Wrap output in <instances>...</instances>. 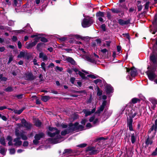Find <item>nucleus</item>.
Wrapping results in <instances>:
<instances>
[{"label":"nucleus","mask_w":157,"mask_h":157,"mask_svg":"<svg viewBox=\"0 0 157 157\" xmlns=\"http://www.w3.org/2000/svg\"><path fill=\"white\" fill-rule=\"evenodd\" d=\"M15 151L14 149L13 148L10 150V154H13L15 153Z\"/></svg>","instance_id":"8fccbe9b"},{"label":"nucleus","mask_w":157,"mask_h":157,"mask_svg":"<svg viewBox=\"0 0 157 157\" xmlns=\"http://www.w3.org/2000/svg\"><path fill=\"white\" fill-rule=\"evenodd\" d=\"M105 89L107 94H109L113 92V88L109 85H107L106 86Z\"/></svg>","instance_id":"dca6fc26"},{"label":"nucleus","mask_w":157,"mask_h":157,"mask_svg":"<svg viewBox=\"0 0 157 157\" xmlns=\"http://www.w3.org/2000/svg\"><path fill=\"white\" fill-rule=\"evenodd\" d=\"M101 80L99 79H98L94 81V82L96 84H97L98 83H101Z\"/></svg>","instance_id":"c03bdc74"},{"label":"nucleus","mask_w":157,"mask_h":157,"mask_svg":"<svg viewBox=\"0 0 157 157\" xmlns=\"http://www.w3.org/2000/svg\"><path fill=\"white\" fill-rule=\"evenodd\" d=\"M13 57L11 56H10L9 58V60L8 62L7 63V64H9L13 60Z\"/></svg>","instance_id":"bf43d9fd"},{"label":"nucleus","mask_w":157,"mask_h":157,"mask_svg":"<svg viewBox=\"0 0 157 157\" xmlns=\"http://www.w3.org/2000/svg\"><path fill=\"white\" fill-rule=\"evenodd\" d=\"M87 60L91 63H95V60L93 58H90L89 57H87L86 58Z\"/></svg>","instance_id":"cd10ccee"},{"label":"nucleus","mask_w":157,"mask_h":157,"mask_svg":"<svg viewBox=\"0 0 157 157\" xmlns=\"http://www.w3.org/2000/svg\"><path fill=\"white\" fill-rule=\"evenodd\" d=\"M104 108V107L101 106H100V107L99 108V109L98 110V113H100V112H102V111H103Z\"/></svg>","instance_id":"a18cd8bd"},{"label":"nucleus","mask_w":157,"mask_h":157,"mask_svg":"<svg viewBox=\"0 0 157 157\" xmlns=\"http://www.w3.org/2000/svg\"><path fill=\"white\" fill-rule=\"evenodd\" d=\"M93 23V20L91 17L84 18L82 23V26L84 28L88 27L90 26Z\"/></svg>","instance_id":"f03ea898"},{"label":"nucleus","mask_w":157,"mask_h":157,"mask_svg":"<svg viewBox=\"0 0 157 157\" xmlns=\"http://www.w3.org/2000/svg\"><path fill=\"white\" fill-rule=\"evenodd\" d=\"M75 80V78L74 77H71L70 78V81L72 84L74 83Z\"/></svg>","instance_id":"13d9d810"},{"label":"nucleus","mask_w":157,"mask_h":157,"mask_svg":"<svg viewBox=\"0 0 157 157\" xmlns=\"http://www.w3.org/2000/svg\"><path fill=\"white\" fill-rule=\"evenodd\" d=\"M122 35L124 37L126 38L129 40L130 36L128 33L123 34Z\"/></svg>","instance_id":"de8ad7c7"},{"label":"nucleus","mask_w":157,"mask_h":157,"mask_svg":"<svg viewBox=\"0 0 157 157\" xmlns=\"http://www.w3.org/2000/svg\"><path fill=\"white\" fill-rule=\"evenodd\" d=\"M78 74L83 79H85L86 77H85L84 74L80 71H78Z\"/></svg>","instance_id":"2f4dec72"},{"label":"nucleus","mask_w":157,"mask_h":157,"mask_svg":"<svg viewBox=\"0 0 157 157\" xmlns=\"http://www.w3.org/2000/svg\"><path fill=\"white\" fill-rule=\"evenodd\" d=\"M7 92H11L13 90V88L11 86H9L4 90Z\"/></svg>","instance_id":"c756f323"},{"label":"nucleus","mask_w":157,"mask_h":157,"mask_svg":"<svg viewBox=\"0 0 157 157\" xmlns=\"http://www.w3.org/2000/svg\"><path fill=\"white\" fill-rule=\"evenodd\" d=\"M54 64L52 63H51L48 66V68H50V67L52 68V67H54Z\"/></svg>","instance_id":"774afa93"},{"label":"nucleus","mask_w":157,"mask_h":157,"mask_svg":"<svg viewBox=\"0 0 157 157\" xmlns=\"http://www.w3.org/2000/svg\"><path fill=\"white\" fill-rule=\"evenodd\" d=\"M35 124L37 127H40L41 125V123L40 121L37 120L35 121Z\"/></svg>","instance_id":"c85d7f7f"},{"label":"nucleus","mask_w":157,"mask_h":157,"mask_svg":"<svg viewBox=\"0 0 157 157\" xmlns=\"http://www.w3.org/2000/svg\"><path fill=\"white\" fill-rule=\"evenodd\" d=\"M104 13L101 11H99L96 13V16L97 17H104Z\"/></svg>","instance_id":"412c9836"},{"label":"nucleus","mask_w":157,"mask_h":157,"mask_svg":"<svg viewBox=\"0 0 157 157\" xmlns=\"http://www.w3.org/2000/svg\"><path fill=\"white\" fill-rule=\"evenodd\" d=\"M39 57L40 58H41L43 61L47 60V57L46 55L42 52L40 53Z\"/></svg>","instance_id":"f3484780"},{"label":"nucleus","mask_w":157,"mask_h":157,"mask_svg":"<svg viewBox=\"0 0 157 157\" xmlns=\"http://www.w3.org/2000/svg\"><path fill=\"white\" fill-rule=\"evenodd\" d=\"M141 2L140 1H137L138 10H141L142 9V6L140 4Z\"/></svg>","instance_id":"393cba45"},{"label":"nucleus","mask_w":157,"mask_h":157,"mask_svg":"<svg viewBox=\"0 0 157 157\" xmlns=\"http://www.w3.org/2000/svg\"><path fill=\"white\" fill-rule=\"evenodd\" d=\"M15 133L16 136L17 137L20 136L23 140H26L28 139L27 136L25 135L24 133L22 132L19 133V130L17 129L15 130Z\"/></svg>","instance_id":"0eeeda50"},{"label":"nucleus","mask_w":157,"mask_h":157,"mask_svg":"<svg viewBox=\"0 0 157 157\" xmlns=\"http://www.w3.org/2000/svg\"><path fill=\"white\" fill-rule=\"evenodd\" d=\"M130 21L129 20H124L121 19H119L118 20V23L121 25H127L129 23Z\"/></svg>","instance_id":"4468645a"},{"label":"nucleus","mask_w":157,"mask_h":157,"mask_svg":"<svg viewBox=\"0 0 157 157\" xmlns=\"http://www.w3.org/2000/svg\"><path fill=\"white\" fill-rule=\"evenodd\" d=\"M137 114V113L136 112H134V113H133V112H132V113L131 114V118H133L135 117V116Z\"/></svg>","instance_id":"09e8293b"},{"label":"nucleus","mask_w":157,"mask_h":157,"mask_svg":"<svg viewBox=\"0 0 157 157\" xmlns=\"http://www.w3.org/2000/svg\"><path fill=\"white\" fill-rule=\"evenodd\" d=\"M44 44L41 43H38L36 46V48L38 50L40 51L41 50V48L44 45Z\"/></svg>","instance_id":"aec40b11"},{"label":"nucleus","mask_w":157,"mask_h":157,"mask_svg":"<svg viewBox=\"0 0 157 157\" xmlns=\"http://www.w3.org/2000/svg\"><path fill=\"white\" fill-rule=\"evenodd\" d=\"M87 76L90 78L94 79L98 77V76L97 75H88Z\"/></svg>","instance_id":"c9c22d12"},{"label":"nucleus","mask_w":157,"mask_h":157,"mask_svg":"<svg viewBox=\"0 0 157 157\" xmlns=\"http://www.w3.org/2000/svg\"><path fill=\"white\" fill-rule=\"evenodd\" d=\"M98 119L97 118H95L94 119L93 122V123L94 124H96L97 123H98Z\"/></svg>","instance_id":"0e129e2a"},{"label":"nucleus","mask_w":157,"mask_h":157,"mask_svg":"<svg viewBox=\"0 0 157 157\" xmlns=\"http://www.w3.org/2000/svg\"><path fill=\"white\" fill-rule=\"evenodd\" d=\"M101 52H102L103 54L107 52H108V50L104 48L102 49H101Z\"/></svg>","instance_id":"4d7b16f0"},{"label":"nucleus","mask_w":157,"mask_h":157,"mask_svg":"<svg viewBox=\"0 0 157 157\" xmlns=\"http://www.w3.org/2000/svg\"><path fill=\"white\" fill-rule=\"evenodd\" d=\"M139 101V99L136 98H134L132 99V103L135 104L137 103V101Z\"/></svg>","instance_id":"e433bc0d"},{"label":"nucleus","mask_w":157,"mask_h":157,"mask_svg":"<svg viewBox=\"0 0 157 157\" xmlns=\"http://www.w3.org/2000/svg\"><path fill=\"white\" fill-rule=\"evenodd\" d=\"M55 70L56 71H61L63 70V68L62 67H59L58 66H56L55 68Z\"/></svg>","instance_id":"4c0bfd02"},{"label":"nucleus","mask_w":157,"mask_h":157,"mask_svg":"<svg viewBox=\"0 0 157 157\" xmlns=\"http://www.w3.org/2000/svg\"><path fill=\"white\" fill-rule=\"evenodd\" d=\"M150 2L149 1L147 2L144 5L145 6V9L146 10H147L148 9L149 5Z\"/></svg>","instance_id":"a19ab883"},{"label":"nucleus","mask_w":157,"mask_h":157,"mask_svg":"<svg viewBox=\"0 0 157 157\" xmlns=\"http://www.w3.org/2000/svg\"><path fill=\"white\" fill-rule=\"evenodd\" d=\"M40 40L44 42H48L47 39L43 37H40Z\"/></svg>","instance_id":"79ce46f5"},{"label":"nucleus","mask_w":157,"mask_h":157,"mask_svg":"<svg viewBox=\"0 0 157 157\" xmlns=\"http://www.w3.org/2000/svg\"><path fill=\"white\" fill-rule=\"evenodd\" d=\"M150 59L154 64L157 63V58L154 55H152L150 56Z\"/></svg>","instance_id":"a211bd4d"},{"label":"nucleus","mask_w":157,"mask_h":157,"mask_svg":"<svg viewBox=\"0 0 157 157\" xmlns=\"http://www.w3.org/2000/svg\"><path fill=\"white\" fill-rule=\"evenodd\" d=\"M157 126H155L154 125H153L152 126V127L151 128V131H150V130H149V132H151V131H153V130H155V131H156L157 130Z\"/></svg>","instance_id":"473e14b6"},{"label":"nucleus","mask_w":157,"mask_h":157,"mask_svg":"<svg viewBox=\"0 0 157 157\" xmlns=\"http://www.w3.org/2000/svg\"><path fill=\"white\" fill-rule=\"evenodd\" d=\"M87 121L86 119H84L82 120L81 123L82 124L85 125V123Z\"/></svg>","instance_id":"e2e57ef3"},{"label":"nucleus","mask_w":157,"mask_h":157,"mask_svg":"<svg viewBox=\"0 0 157 157\" xmlns=\"http://www.w3.org/2000/svg\"><path fill=\"white\" fill-rule=\"evenodd\" d=\"M20 138L19 137H17L13 140L14 142L13 144L14 145L17 146H19L22 144V141L20 140Z\"/></svg>","instance_id":"1a4fd4ad"},{"label":"nucleus","mask_w":157,"mask_h":157,"mask_svg":"<svg viewBox=\"0 0 157 157\" xmlns=\"http://www.w3.org/2000/svg\"><path fill=\"white\" fill-rule=\"evenodd\" d=\"M86 126L88 128H90L93 126L90 123H87Z\"/></svg>","instance_id":"052dcab7"},{"label":"nucleus","mask_w":157,"mask_h":157,"mask_svg":"<svg viewBox=\"0 0 157 157\" xmlns=\"http://www.w3.org/2000/svg\"><path fill=\"white\" fill-rule=\"evenodd\" d=\"M95 109H93L91 111H90L84 109L83 110V112L85 114L86 116H87L88 115H90L91 113H94L95 111Z\"/></svg>","instance_id":"2eb2a0df"},{"label":"nucleus","mask_w":157,"mask_h":157,"mask_svg":"<svg viewBox=\"0 0 157 157\" xmlns=\"http://www.w3.org/2000/svg\"><path fill=\"white\" fill-rule=\"evenodd\" d=\"M60 126L63 128H66L67 126V125L65 124H61Z\"/></svg>","instance_id":"680f3d73"},{"label":"nucleus","mask_w":157,"mask_h":157,"mask_svg":"<svg viewBox=\"0 0 157 157\" xmlns=\"http://www.w3.org/2000/svg\"><path fill=\"white\" fill-rule=\"evenodd\" d=\"M17 1L18 0H13V6H14L16 7V6H17Z\"/></svg>","instance_id":"5fc2aeb1"},{"label":"nucleus","mask_w":157,"mask_h":157,"mask_svg":"<svg viewBox=\"0 0 157 157\" xmlns=\"http://www.w3.org/2000/svg\"><path fill=\"white\" fill-rule=\"evenodd\" d=\"M152 140L148 138L146 140V144L148 145L149 144H151L152 143Z\"/></svg>","instance_id":"72a5a7b5"},{"label":"nucleus","mask_w":157,"mask_h":157,"mask_svg":"<svg viewBox=\"0 0 157 157\" xmlns=\"http://www.w3.org/2000/svg\"><path fill=\"white\" fill-rule=\"evenodd\" d=\"M24 32L28 33H30L32 32V28L29 24H28L24 28Z\"/></svg>","instance_id":"f8f14e48"},{"label":"nucleus","mask_w":157,"mask_h":157,"mask_svg":"<svg viewBox=\"0 0 157 157\" xmlns=\"http://www.w3.org/2000/svg\"><path fill=\"white\" fill-rule=\"evenodd\" d=\"M93 10H94L95 9H99V7H98L97 5H94V6H92Z\"/></svg>","instance_id":"69168bd1"},{"label":"nucleus","mask_w":157,"mask_h":157,"mask_svg":"<svg viewBox=\"0 0 157 157\" xmlns=\"http://www.w3.org/2000/svg\"><path fill=\"white\" fill-rule=\"evenodd\" d=\"M70 128L72 131L78 130H82L83 129L84 126L81 125H79L77 122L75 123L74 124H70Z\"/></svg>","instance_id":"7ed1b4c3"},{"label":"nucleus","mask_w":157,"mask_h":157,"mask_svg":"<svg viewBox=\"0 0 157 157\" xmlns=\"http://www.w3.org/2000/svg\"><path fill=\"white\" fill-rule=\"evenodd\" d=\"M100 9L101 10H102L104 9H105V10H115L114 9H113V8L110 9L109 8H108L107 7H106L105 6H100Z\"/></svg>","instance_id":"a878e982"},{"label":"nucleus","mask_w":157,"mask_h":157,"mask_svg":"<svg viewBox=\"0 0 157 157\" xmlns=\"http://www.w3.org/2000/svg\"><path fill=\"white\" fill-rule=\"evenodd\" d=\"M60 131L56 128L49 127L48 131H47V134L52 137L49 138L48 140L50 143L53 144L60 143L63 140L60 135Z\"/></svg>","instance_id":"f257e3e1"},{"label":"nucleus","mask_w":157,"mask_h":157,"mask_svg":"<svg viewBox=\"0 0 157 157\" xmlns=\"http://www.w3.org/2000/svg\"><path fill=\"white\" fill-rule=\"evenodd\" d=\"M27 42H26V44L27 45L26 48L28 49H29L32 47L30 43H29L27 44Z\"/></svg>","instance_id":"3c124183"},{"label":"nucleus","mask_w":157,"mask_h":157,"mask_svg":"<svg viewBox=\"0 0 157 157\" xmlns=\"http://www.w3.org/2000/svg\"><path fill=\"white\" fill-rule=\"evenodd\" d=\"M71 36H73L75 38L77 39H80L82 38V37L78 35H71Z\"/></svg>","instance_id":"f704fd0d"},{"label":"nucleus","mask_w":157,"mask_h":157,"mask_svg":"<svg viewBox=\"0 0 157 157\" xmlns=\"http://www.w3.org/2000/svg\"><path fill=\"white\" fill-rule=\"evenodd\" d=\"M6 151L4 148H1L0 149V153L4 155Z\"/></svg>","instance_id":"37998d69"},{"label":"nucleus","mask_w":157,"mask_h":157,"mask_svg":"<svg viewBox=\"0 0 157 157\" xmlns=\"http://www.w3.org/2000/svg\"><path fill=\"white\" fill-rule=\"evenodd\" d=\"M25 77L27 80H32L34 79V77L31 73L27 72L25 75Z\"/></svg>","instance_id":"6e6552de"},{"label":"nucleus","mask_w":157,"mask_h":157,"mask_svg":"<svg viewBox=\"0 0 157 157\" xmlns=\"http://www.w3.org/2000/svg\"><path fill=\"white\" fill-rule=\"evenodd\" d=\"M22 125L26 128L27 130H30L32 127V125L30 123L26 121L25 119H23L21 120Z\"/></svg>","instance_id":"423d86ee"},{"label":"nucleus","mask_w":157,"mask_h":157,"mask_svg":"<svg viewBox=\"0 0 157 157\" xmlns=\"http://www.w3.org/2000/svg\"><path fill=\"white\" fill-rule=\"evenodd\" d=\"M28 144L29 143L27 141H25L23 143V146L24 147H26L28 146Z\"/></svg>","instance_id":"6e6d98bb"},{"label":"nucleus","mask_w":157,"mask_h":157,"mask_svg":"<svg viewBox=\"0 0 157 157\" xmlns=\"http://www.w3.org/2000/svg\"><path fill=\"white\" fill-rule=\"evenodd\" d=\"M132 119L131 118L127 119V124L129 130L132 131L133 128L132 127Z\"/></svg>","instance_id":"9b49d317"},{"label":"nucleus","mask_w":157,"mask_h":157,"mask_svg":"<svg viewBox=\"0 0 157 157\" xmlns=\"http://www.w3.org/2000/svg\"><path fill=\"white\" fill-rule=\"evenodd\" d=\"M95 119V117L94 116H92L89 119V121L90 122H93L94 119Z\"/></svg>","instance_id":"338daca9"},{"label":"nucleus","mask_w":157,"mask_h":157,"mask_svg":"<svg viewBox=\"0 0 157 157\" xmlns=\"http://www.w3.org/2000/svg\"><path fill=\"white\" fill-rule=\"evenodd\" d=\"M101 28L104 31H105V25L104 24L102 25L101 26Z\"/></svg>","instance_id":"603ef678"},{"label":"nucleus","mask_w":157,"mask_h":157,"mask_svg":"<svg viewBox=\"0 0 157 157\" xmlns=\"http://www.w3.org/2000/svg\"><path fill=\"white\" fill-rule=\"evenodd\" d=\"M126 68L127 72H128L130 71H131V75L132 77H134L136 75V70L134 67H132L130 70L127 68Z\"/></svg>","instance_id":"9d476101"},{"label":"nucleus","mask_w":157,"mask_h":157,"mask_svg":"<svg viewBox=\"0 0 157 157\" xmlns=\"http://www.w3.org/2000/svg\"><path fill=\"white\" fill-rule=\"evenodd\" d=\"M44 136V134L43 133H40L38 134H36L35 136V140H33V143L35 144H37L39 143V140L40 139Z\"/></svg>","instance_id":"39448f33"},{"label":"nucleus","mask_w":157,"mask_h":157,"mask_svg":"<svg viewBox=\"0 0 157 157\" xmlns=\"http://www.w3.org/2000/svg\"><path fill=\"white\" fill-rule=\"evenodd\" d=\"M40 36H38L37 35V36H36L35 39H34V40H35V41H34V42H36V43H37L39 41V40L40 39Z\"/></svg>","instance_id":"49530a36"},{"label":"nucleus","mask_w":157,"mask_h":157,"mask_svg":"<svg viewBox=\"0 0 157 157\" xmlns=\"http://www.w3.org/2000/svg\"><path fill=\"white\" fill-rule=\"evenodd\" d=\"M24 108H22V109H20L19 110H16L15 111V113H17L18 114H20L22 113V112L23 111V110H24Z\"/></svg>","instance_id":"ea45409f"},{"label":"nucleus","mask_w":157,"mask_h":157,"mask_svg":"<svg viewBox=\"0 0 157 157\" xmlns=\"http://www.w3.org/2000/svg\"><path fill=\"white\" fill-rule=\"evenodd\" d=\"M136 138L134 134H132L131 136V140L132 144H134L136 141Z\"/></svg>","instance_id":"4be33fe9"},{"label":"nucleus","mask_w":157,"mask_h":157,"mask_svg":"<svg viewBox=\"0 0 157 157\" xmlns=\"http://www.w3.org/2000/svg\"><path fill=\"white\" fill-rule=\"evenodd\" d=\"M66 60L70 63H71L73 65H75V61L71 57H67L66 58Z\"/></svg>","instance_id":"6ab92c4d"},{"label":"nucleus","mask_w":157,"mask_h":157,"mask_svg":"<svg viewBox=\"0 0 157 157\" xmlns=\"http://www.w3.org/2000/svg\"><path fill=\"white\" fill-rule=\"evenodd\" d=\"M67 38L66 37H63L61 38H59L58 39L59 40L60 42H62L65 41L67 40Z\"/></svg>","instance_id":"7c9ffc66"},{"label":"nucleus","mask_w":157,"mask_h":157,"mask_svg":"<svg viewBox=\"0 0 157 157\" xmlns=\"http://www.w3.org/2000/svg\"><path fill=\"white\" fill-rule=\"evenodd\" d=\"M25 52H21L18 55V57L19 58L23 57L25 56Z\"/></svg>","instance_id":"bb28decb"},{"label":"nucleus","mask_w":157,"mask_h":157,"mask_svg":"<svg viewBox=\"0 0 157 157\" xmlns=\"http://www.w3.org/2000/svg\"><path fill=\"white\" fill-rule=\"evenodd\" d=\"M0 142L3 145H5L6 143L5 139L2 138H0Z\"/></svg>","instance_id":"58836bf2"},{"label":"nucleus","mask_w":157,"mask_h":157,"mask_svg":"<svg viewBox=\"0 0 157 157\" xmlns=\"http://www.w3.org/2000/svg\"><path fill=\"white\" fill-rule=\"evenodd\" d=\"M72 131L71 129L70 128V124L69 127L67 129L61 132V134L62 136H65Z\"/></svg>","instance_id":"ddd939ff"},{"label":"nucleus","mask_w":157,"mask_h":157,"mask_svg":"<svg viewBox=\"0 0 157 157\" xmlns=\"http://www.w3.org/2000/svg\"><path fill=\"white\" fill-rule=\"evenodd\" d=\"M8 24L9 25L11 26L13 25L14 23L13 21L11 20L9 21Z\"/></svg>","instance_id":"864d4df0"},{"label":"nucleus","mask_w":157,"mask_h":157,"mask_svg":"<svg viewBox=\"0 0 157 157\" xmlns=\"http://www.w3.org/2000/svg\"><path fill=\"white\" fill-rule=\"evenodd\" d=\"M41 99L43 101L46 102L49 99V97L48 96H44L42 97Z\"/></svg>","instance_id":"b1692460"},{"label":"nucleus","mask_w":157,"mask_h":157,"mask_svg":"<svg viewBox=\"0 0 157 157\" xmlns=\"http://www.w3.org/2000/svg\"><path fill=\"white\" fill-rule=\"evenodd\" d=\"M156 70L155 67L153 70L150 71H147V74L149 79L153 81L155 77V73L153 72L155 71Z\"/></svg>","instance_id":"20e7f679"},{"label":"nucleus","mask_w":157,"mask_h":157,"mask_svg":"<svg viewBox=\"0 0 157 157\" xmlns=\"http://www.w3.org/2000/svg\"><path fill=\"white\" fill-rule=\"evenodd\" d=\"M119 7L120 8V9H127L126 5L125 4L123 3H120V4H119Z\"/></svg>","instance_id":"5701e85b"}]
</instances>
